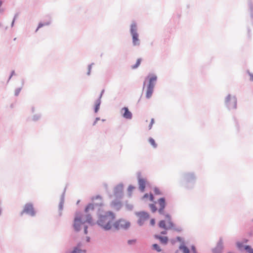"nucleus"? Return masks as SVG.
Masks as SVG:
<instances>
[{
  "label": "nucleus",
  "instance_id": "28",
  "mask_svg": "<svg viewBox=\"0 0 253 253\" xmlns=\"http://www.w3.org/2000/svg\"><path fill=\"white\" fill-rule=\"evenodd\" d=\"M134 189V187L132 186H129L128 188V190L129 192H131L133 189Z\"/></svg>",
  "mask_w": 253,
  "mask_h": 253
},
{
  "label": "nucleus",
  "instance_id": "19",
  "mask_svg": "<svg viewBox=\"0 0 253 253\" xmlns=\"http://www.w3.org/2000/svg\"><path fill=\"white\" fill-rule=\"evenodd\" d=\"M141 62V59H140V58L138 59L137 60L136 64L132 66V69L137 68L140 65Z\"/></svg>",
  "mask_w": 253,
  "mask_h": 253
},
{
  "label": "nucleus",
  "instance_id": "9",
  "mask_svg": "<svg viewBox=\"0 0 253 253\" xmlns=\"http://www.w3.org/2000/svg\"><path fill=\"white\" fill-rule=\"evenodd\" d=\"M121 112L124 118L127 119H131L132 118V114L127 107L123 108L121 109Z\"/></svg>",
  "mask_w": 253,
  "mask_h": 253
},
{
  "label": "nucleus",
  "instance_id": "34",
  "mask_svg": "<svg viewBox=\"0 0 253 253\" xmlns=\"http://www.w3.org/2000/svg\"><path fill=\"white\" fill-rule=\"evenodd\" d=\"M161 233L163 234H166V231H163L161 232Z\"/></svg>",
  "mask_w": 253,
  "mask_h": 253
},
{
  "label": "nucleus",
  "instance_id": "16",
  "mask_svg": "<svg viewBox=\"0 0 253 253\" xmlns=\"http://www.w3.org/2000/svg\"><path fill=\"white\" fill-rule=\"evenodd\" d=\"M71 253H85V251L80 250L78 249V248H76Z\"/></svg>",
  "mask_w": 253,
  "mask_h": 253
},
{
  "label": "nucleus",
  "instance_id": "18",
  "mask_svg": "<svg viewBox=\"0 0 253 253\" xmlns=\"http://www.w3.org/2000/svg\"><path fill=\"white\" fill-rule=\"evenodd\" d=\"M149 142L154 148H156L157 144L156 143L154 139H153L152 138H150L149 139Z\"/></svg>",
  "mask_w": 253,
  "mask_h": 253
},
{
  "label": "nucleus",
  "instance_id": "32",
  "mask_svg": "<svg viewBox=\"0 0 253 253\" xmlns=\"http://www.w3.org/2000/svg\"><path fill=\"white\" fill-rule=\"evenodd\" d=\"M84 233H85V234H87V227H84Z\"/></svg>",
  "mask_w": 253,
  "mask_h": 253
},
{
  "label": "nucleus",
  "instance_id": "1",
  "mask_svg": "<svg viewBox=\"0 0 253 253\" xmlns=\"http://www.w3.org/2000/svg\"><path fill=\"white\" fill-rule=\"evenodd\" d=\"M115 219V214L111 211H107L104 214L100 215L97 221L98 224L105 230L110 229Z\"/></svg>",
  "mask_w": 253,
  "mask_h": 253
},
{
  "label": "nucleus",
  "instance_id": "14",
  "mask_svg": "<svg viewBox=\"0 0 253 253\" xmlns=\"http://www.w3.org/2000/svg\"><path fill=\"white\" fill-rule=\"evenodd\" d=\"M94 205L93 204H89L87 205L85 208V211L86 212H89L90 211H93L94 209Z\"/></svg>",
  "mask_w": 253,
  "mask_h": 253
},
{
  "label": "nucleus",
  "instance_id": "20",
  "mask_svg": "<svg viewBox=\"0 0 253 253\" xmlns=\"http://www.w3.org/2000/svg\"><path fill=\"white\" fill-rule=\"evenodd\" d=\"M149 198L150 201H153L154 200V197L152 194H150L149 195L148 194H146L143 197V199H144L145 198Z\"/></svg>",
  "mask_w": 253,
  "mask_h": 253
},
{
  "label": "nucleus",
  "instance_id": "33",
  "mask_svg": "<svg viewBox=\"0 0 253 253\" xmlns=\"http://www.w3.org/2000/svg\"><path fill=\"white\" fill-rule=\"evenodd\" d=\"M251 79L253 81V75L250 74Z\"/></svg>",
  "mask_w": 253,
  "mask_h": 253
},
{
  "label": "nucleus",
  "instance_id": "23",
  "mask_svg": "<svg viewBox=\"0 0 253 253\" xmlns=\"http://www.w3.org/2000/svg\"><path fill=\"white\" fill-rule=\"evenodd\" d=\"M150 207L151 211L153 212H155L157 210L156 206L154 204H150Z\"/></svg>",
  "mask_w": 253,
  "mask_h": 253
},
{
  "label": "nucleus",
  "instance_id": "25",
  "mask_svg": "<svg viewBox=\"0 0 253 253\" xmlns=\"http://www.w3.org/2000/svg\"><path fill=\"white\" fill-rule=\"evenodd\" d=\"M245 249L249 253H253V249L250 246H247Z\"/></svg>",
  "mask_w": 253,
  "mask_h": 253
},
{
  "label": "nucleus",
  "instance_id": "22",
  "mask_svg": "<svg viewBox=\"0 0 253 253\" xmlns=\"http://www.w3.org/2000/svg\"><path fill=\"white\" fill-rule=\"evenodd\" d=\"M94 199H96V200L98 199L100 201V203L95 204L96 206H97V205H99V206L102 205V198L100 196H96L95 198H93V200H94Z\"/></svg>",
  "mask_w": 253,
  "mask_h": 253
},
{
  "label": "nucleus",
  "instance_id": "24",
  "mask_svg": "<svg viewBox=\"0 0 253 253\" xmlns=\"http://www.w3.org/2000/svg\"><path fill=\"white\" fill-rule=\"evenodd\" d=\"M21 90H22V87H19V88H16L14 91V95L15 96H18Z\"/></svg>",
  "mask_w": 253,
  "mask_h": 253
},
{
  "label": "nucleus",
  "instance_id": "10",
  "mask_svg": "<svg viewBox=\"0 0 253 253\" xmlns=\"http://www.w3.org/2000/svg\"><path fill=\"white\" fill-rule=\"evenodd\" d=\"M158 203L160 205V208L159 209V212L160 214H163L164 210L166 206L165 199L164 198H161L158 200Z\"/></svg>",
  "mask_w": 253,
  "mask_h": 253
},
{
  "label": "nucleus",
  "instance_id": "31",
  "mask_svg": "<svg viewBox=\"0 0 253 253\" xmlns=\"http://www.w3.org/2000/svg\"><path fill=\"white\" fill-rule=\"evenodd\" d=\"M91 218L90 217L87 218V219L86 220V222H88V223H91Z\"/></svg>",
  "mask_w": 253,
  "mask_h": 253
},
{
  "label": "nucleus",
  "instance_id": "12",
  "mask_svg": "<svg viewBox=\"0 0 253 253\" xmlns=\"http://www.w3.org/2000/svg\"><path fill=\"white\" fill-rule=\"evenodd\" d=\"M146 180L143 178H139L138 180L139 187L141 191L143 192L145 188Z\"/></svg>",
  "mask_w": 253,
  "mask_h": 253
},
{
  "label": "nucleus",
  "instance_id": "6",
  "mask_svg": "<svg viewBox=\"0 0 253 253\" xmlns=\"http://www.w3.org/2000/svg\"><path fill=\"white\" fill-rule=\"evenodd\" d=\"M226 104L229 109H235L237 106V100L234 97L228 96L226 99Z\"/></svg>",
  "mask_w": 253,
  "mask_h": 253
},
{
  "label": "nucleus",
  "instance_id": "27",
  "mask_svg": "<svg viewBox=\"0 0 253 253\" xmlns=\"http://www.w3.org/2000/svg\"><path fill=\"white\" fill-rule=\"evenodd\" d=\"M154 192L157 195H160L161 194V192H160V190L159 189H158V188H155Z\"/></svg>",
  "mask_w": 253,
  "mask_h": 253
},
{
  "label": "nucleus",
  "instance_id": "7",
  "mask_svg": "<svg viewBox=\"0 0 253 253\" xmlns=\"http://www.w3.org/2000/svg\"><path fill=\"white\" fill-rule=\"evenodd\" d=\"M166 217L169 219L168 222V225L167 226L166 224V222L164 220H161L160 221L159 223V227L162 228H164L166 230L170 228L173 227L172 223L170 221V216L169 215L167 214Z\"/></svg>",
  "mask_w": 253,
  "mask_h": 253
},
{
  "label": "nucleus",
  "instance_id": "21",
  "mask_svg": "<svg viewBox=\"0 0 253 253\" xmlns=\"http://www.w3.org/2000/svg\"><path fill=\"white\" fill-rule=\"evenodd\" d=\"M153 249L157 251L158 252H160L161 251V249L160 247L156 244H153L152 246Z\"/></svg>",
  "mask_w": 253,
  "mask_h": 253
},
{
  "label": "nucleus",
  "instance_id": "2",
  "mask_svg": "<svg viewBox=\"0 0 253 253\" xmlns=\"http://www.w3.org/2000/svg\"><path fill=\"white\" fill-rule=\"evenodd\" d=\"M148 78L149 79V84L147 87L146 96L147 98H150L152 96L157 77L155 75H151L149 76Z\"/></svg>",
  "mask_w": 253,
  "mask_h": 253
},
{
  "label": "nucleus",
  "instance_id": "4",
  "mask_svg": "<svg viewBox=\"0 0 253 253\" xmlns=\"http://www.w3.org/2000/svg\"><path fill=\"white\" fill-rule=\"evenodd\" d=\"M130 222L125 219H119L114 223V226L116 229H126L129 227Z\"/></svg>",
  "mask_w": 253,
  "mask_h": 253
},
{
  "label": "nucleus",
  "instance_id": "11",
  "mask_svg": "<svg viewBox=\"0 0 253 253\" xmlns=\"http://www.w3.org/2000/svg\"><path fill=\"white\" fill-rule=\"evenodd\" d=\"M82 219L80 217H76L74 220V228L78 231L80 230V226L82 224Z\"/></svg>",
  "mask_w": 253,
  "mask_h": 253
},
{
  "label": "nucleus",
  "instance_id": "29",
  "mask_svg": "<svg viewBox=\"0 0 253 253\" xmlns=\"http://www.w3.org/2000/svg\"><path fill=\"white\" fill-rule=\"evenodd\" d=\"M155 223V219H152L151 220H150V224L153 226L154 225Z\"/></svg>",
  "mask_w": 253,
  "mask_h": 253
},
{
  "label": "nucleus",
  "instance_id": "13",
  "mask_svg": "<svg viewBox=\"0 0 253 253\" xmlns=\"http://www.w3.org/2000/svg\"><path fill=\"white\" fill-rule=\"evenodd\" d=\"M155 238L159 239L160 242L163 244H166L168 241V238L167 237H162L159 235H155Z\"/></svg>",
  "mask_w": 253,
  "mask_h": 253
},
{
  "label": "nucleus",
  "instance_id": "26",
  "mask_svg": "<svg viewBox=\"0 0 253 253\" xmlns=\"http://www.w3.org/2000/svg\"><path fill=\"white\" fill-rule=\"evenodd\" d=\"M154 119L152 118L151 120L150 124H149V126H148L149 129H151V128L152 127V126L154 124Z\"/></svg>",
  "mask_w": 253,
  "mask_h": 253
},
{
  "label": "nucleus",
  "instance_id": "37",
  "mask_svg": "<svg viewBox=\"0 0 253 253\" xmlns=\"http://www.w3.org/2000/svg\"><path fill=\"white\" fill-rule=\"evenodd\" d=\"M41 26H42V25H39V27H38V28H40Z\"/></svg>",
  "mask_w": 253,
  "mask_h": 253
},
{
  "label": "nucleus",
  "instance_id": "5",
  "mask_svg": "<svg viewBox=\"0 0 253 253\" xmlns=\"http://www.w3.org/2000/svg\"><path fill=\"white\" fill-rule=\"evenodd\" d=\"M136 215L138 217V223L140 225H142L144 222L149 218V214L143 211L137 212Z\"/></svg>",
  "mask_w": 253,
  "mask_h": 253
},
{
  "label": "nucleus",
  "instance_id": "8",
  "mask_svg": "<svg viewBox=\"0 0 253 253\" xmlns=\"http://www.w3.org/2000/svg\"><path fill=\"white\" fill-rule=\"evenodd\" d=\"M23 212H26L32 216H34L35 214L33 205L30 204H26L25 206Z\"/></svg>",
  "mask_w": 253,
  "mask_h": 253
},
{
  "label": "nucleus",
  "instance_id": "36",
  "mask_svg": "<svg viewBox=\"0 0 253 253\" xmlns=\"http://www.w3.org/2000/svg\"><path fill=\"white\" fill-rule=\"evenodd\" d=\"M103 91H104V90L102 91L101 94H100V98L101 97V96H102V93L103 92Z\"/></svg>",
  "mask_w": 253,
  "mask_h": 253
},
{
  "label": "nucleus",
  "instance_id": "17",
  "mask_svg": "<svg viewBox=\"0 0 253 253\" xmlns=\"http://www.w3.org/2000/svg\"><path fill=\"white\" fill-rule=\"evenodd\" d=\"M180 249L182 253H189V249L185 246H181Z\"/></svg>",
  "mask_w": 253,
  "mask_h": 253
},
{
  "label": "nucleus",
  "instance_id": "30",
  "mask_svg": "<svg viewBox=\"0 0 253 253\" xmlns=\"http://www.w3.org/2000/svg\"><path fill=\"white\" fill-rule=\"evenodd\" d=\"M13 75H15V72H14V71H12L11 72V75H10V76L9 77V80H10Z\"/></svg>",
  "mask_w": 253,
  "mask_h": 253
},
{
  "label": "nucleus",
  "instance_id": "35",
  "mask_svg": "<svg viewBox=\"0 0 253 253\" xmlns=\"http://www.w3.org/2000/svg\"><path fill=\"white\" fill-rule=\"evenodd\" d=\"M2 4V1L0 0V7H1Z\"/></svg>",
  "mask_w": 253,
  "mask_h": 253
},
{
  "label": "nucleus",
  "instance_id": "3",
  "mask_svg": "<svg viewBox=\"0 0 253 253\" xmlns=\"http://www.w3.org/2000/svg\"><path fill=\"white\" fill-rule=\"evenodd\" d=\"M136 31L137 26L136 24H132L130 28V33L132 37V42L134 45H139L140 44V41L138 39V34Z\"/></svg>",
  "mask_w": 253,
  "mask_h": 253
},
{
  "label": "nucleus",
  "instance_id": "15",
  "mask_svg": "<svg viewBox=\"0 0 253 253\" xmlns=\"http://www.w3.org/2000/svg\"><path fill=\"white\" fill-rule=\"evenodd\" d=\"M100 105V100L99 99L95 103V109H94L95 113H97L98 112V111L99 109Z\"/></svg>",
  "mask_w": 253,
  "mask_h": 253
}]
</instances>
